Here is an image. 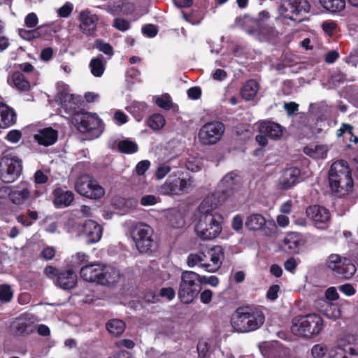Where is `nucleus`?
<instances>
[{
  "instance_id": "nucleus-9",
  "label": "nucleus",
  "mask_w": 358,
  "mask_h": 358,
  "mask_svg": "<svg viewBox=\"0 0 358 358\" xmlns=\"http://www.w3.org/2000/svg\"><path fill=\"white\" fill-rule=\"evenodd\" d=\"M326 264L334 274L340 278L348 280L357 271V268L350 259L338 254L330 255Z\"/></svg>"
},
{
  "instance_id": "nucleus-37",
  "label": "nucleus",
  "mask_w": 358,
  "mask_h": 358,
  "mask_svg": "<svg viewBox=\"0 0 358 358\" xmlns=\"http://www.w3.org/2000/svg\"><path fill=\"white\" fill-rule=\"evenodd\" d=\"M165 124L164 117L159 113L151 115L148 120V125L153 130H159Z\"/></svg>"
},
{
  "instance_id": "nucleus-58",
  "label": "nucleus",
  "mask_w": 358,
  "mask_h": 358,
  "mask_svg": "<svg viewBox=\"0 0 358 358\" xmlns=\"http://www.w3.org/2000/svg\"><path fill=\"white\" fill-rule=\"evenodd\" d=\"M171 171V167L169 165L162 164L159 166L155 171V178L158 180L164 178Z\"/></svg>"
},
{
  "instance_id": "nucleus-26",
  "label": "nucleus",
  "mask_w": 358,
  "mask_h": 358,
  "mask_svg": "<svg viewBox=\"0 0 358 358\" xmlns=\"http://www.w3.org/2000/svg\"><path fill=\"white\" fill-rule=\"evenodd\" d=\"M120 271L113 266L103 265L100 275L99 284L102 285H112L120 280Z\"/></svg>"
},
{
  "instance_id": "nucleus-14",
  "label": "nucleus",
  "mask_w": 358,
  "mask_h": 358,
  "mask_svg": "<svg viewBox=\"0 0 358 358\" xmlns=\"http://www.w3.org/2000/svg\"><path fill=\"white\" fill-rule=\"evenodd\" d=\"M201 268L208 272H215L222 264L224 258L223 249L220 245H215L206 251H201Z\"/></svg>"
},
{
  "instance_id": "nucleus-45",
  "label": "nucleus",
  "mask_w": 358,
  "mask_h": 358,
  "mask_svg": "<svg viewBox=\"0 0 358 358\" xmlns=\"http://www.w3.org/2000/svg\"><path fill=\"white\" fill-rule=\"evenodd\" d=\"M197 351L199 358H208L210 356L208 343L205 341H199L197 344Z\"/></svg>"
},
{
  "instance_id": "nucleus-19",
  "label": "nucleus",
  "mask_w": 358,
  "mask_h": 358,
  "mask_svg": "<svg viewBox=\"0 0 358 358\" xmlns=\"http://www.w3.org/2000/svg\"><path fill=\"white\" fill-rule=\"evenodd\" d=\"M79 20L80 21V27L83 32L87 35L94 34L96 30L99 21L98 15L86 10L80 12Z\"/></svg>"
},
{
  "instance_id": "nucleus-12",
  "label": "nucleus",
  "mask_w": 358,
  "mask_h": 358,
  "mask_svg": "<svg viewBox=\"0 0 358 358\" xmlns=\"http://www.w3.org/2000/svg\"><path fill=\"white\" fill-rule=\"evenodd\" d=\"M225 131L224 124L220 121H211L204 124L199 129L198 138L201 144L212 145L218 143Z\"/></svg>"
},
{
  "instance_id": "nucleus-34",
  "label": "nucleus",
  "mask_w": 358,
  "mask_h": 358,
  "mask_svg": "<svg viewBox=\"0 0 358 358\" xmlns=\"http://www.w3.org/2000/svg\"><path fill=\"white\" fill-rule=\"evenodd\" d=\"M125 322L119 319H111L106 323V329L113 336H120L124 331Z\"/></svg>"
},
{
  "instance_id": "nucleus-33",
  "label": "nucleus",
  "mask_w": 358,
  "mask_h": 358,
  "mask_svg": "<svg viewBox=\"0 0 358 358\" xmlns=\"http://www.w3.org/2000/svg\"><path fill=\"white\" fill-rule=\"evenodd\" d=\"M322 8L330 13H336L345 8V0H318Z\"/></svg>"
},
{
  "instance_id": "nucleus-54",
  "label": "nucleus",
  "mask_w": 358,
  "mask_h": 358,
  "mask_svg": "<svg viewBox=\"0 0 358 358\" xmlns=\"http://www.w3.org/2000/svg\"><path fill=\"white\" fill-rule=\"evenodd\" d=\"M150 166V162L149 160H142L139 162L135 168L136 174L138 176L144 175Z\"/></svg>"
},
{
  "instance_id": "nucleus-60",
  "label": "nucleus",
  "mask_w": 358,
  "mask_h": 358,
  "mask_svg": "<svg viewBox=\"0 0 358 358\" xmlns=\"http://www.w3.org/2000/svg\"><path fill=\"white\" fill-rule=\"evenodd\" d=\"M345 133L353 136V127L350 124L343 123L341 128L337 130L336 135L338 137H341Z\"/></svg>"
},
{
  "instance_id": "nucleus-13",
  "label": "nucleus",
  "mask_w": 358,
  "mask_h": 358,
  "mask_svg": "<svg viewBox=\"0 0 358 358\" xmlns=\"http://www.w3.org/2000/svg\"><path fill=\"white\" fill-rule=\"evenodd\" d=\"M183 175V173H180L178 176L170 175L162 185L161 191L165 194L176 195H180L187 192L192 181L189 177L186 178Z\"/></svg>"
},
{
  "instance_id": "nucleus-23",
  "label": "nucleus",
  "mask_w": 358,
  "mask_h": 358,
  "mask_svg": "<svg viewBox=\"0 0 358 358\" xmlns=\"http://www.w3.org/2000/svg\"><path fill=\"white\" fill-rule=\"evenodd\" d=\"M31 191L27 183L13 186L8 193V199L15 205H21L30 196Z\"/></svg>"
},
{
  "instance_id": "nucleus-42",
  "label": "nucleus",
  "mask_w": 358,
  "mask_h": 358,
  "mask_svg": "<svg viewBox=\"0 0 358 358\" xmlns=\"http://www.w3.org/2000/svg\"><path fill=\"white\" fill-rule=\"evenodd\" d=\"M169 221L173 228H181L185 224V220L180 213H175L169 216Z\"/></svg>"
},
{
  "instance_id": "nucleus-55",
  "label": "nucleus",
  "mask_w": 358,
  "mask_h": 358,
  "mask_svg": "<svg viewBox=\"0 0 358 358\" xmlns=\"http://www.w3.org/2000/svg\"><path fill=\"white\" fill-rule=\"evenodd\" d=\"M315 152V159H325L327 155L328 149L326 145H314Z\"/></svg>"
},
{
  "instance_id": "nucleus-47",
  "label": "nucleus",
  "mask_w": 358,
  "mask_h": 358,
  "mask_svg": "<svg viewBox=\"0 0 358 358\" xmlns=\"http://www.w3.org/2000/svg\"><path fill=\"white\" fill-rule=\"evenodd\" d=\"M16 331L20 335L29 334L33 331V326L26 322H18L16 326Z\"/></svg>"
},
{
  "instance_id": "nucleus-57",
  "label": "nucleus",
  "mask_w": 358,
  "mask_h": 358,
  "mask_svg": "<svg viewBox=\"0 0 358 358\" xmlns=\"http://www.w3.org/2000/svg\"><path fill=\"white\" fill-rule=\"evenodd\" d=\"M158 198L153 194H148L141 197L140 203L143 206H152L157 203Z\"/></svg>"
},
{
  "instance_id": "nucleus-1",
  "label": "nucleus",
  "mask_w": 358,
  "mask_h": 358,
  "mask_svg": "<svg viewBox=\"0 0 358 358\" xmlns=\"http://www.w3.org/2000/svg\"><path fill=\"white\" fill-rule=\"evenodd\" d=\"M198 209L200 215L194 226L196 235L202 240L215 238L222 229V215L213 209L209 199H203Z\"/></svg>"
},
{
  "instance_id": "nucleus-48",
  "label": "nucleus",
  "mask_w": 358,
  "mask_h": 358,
  "mask_svg": "<svg viewBox=\"0 0 358 358\" xmlns=\"http://www.w3.org/2000/svg\"><path fill=\"white\" fill-rule=\"evenodd\" d=\"M327 352V348L322 344L314 345L311 349V354L314 358H322Z\"/></svg>"
},
{
  "instance_id": "nucleus-56",
  "label": "nucleus",
  "mask_w": 358,
  "mask_h": 358,
  "mask_svg": "<svg viewBox=\"0 0 358 358\" xmlns=\"http://www.w3.org/2000/svg\"><path fill=\"white\" fill-rule=\"evenodd\" d=\"M143 299L148 303H155L159 301V296L155 291L146 292Z\"/></svg>"
},
{
  "instance_id": "nucleus-7",
  "label": "nucleus",
  "mask_w": 358,
  "mask_h": 358,
  "mask_svg": "<svg viewBox=\"0 0 358 358\" xmlns=\"http://www.w3.org/2000/svg\"><path fill=\"white\" fill-rule=\"evenodd\" d=\"M131 237L135 243L136 248L140 253H150L152 252L155 245L153 239L154 230L148 224L138 222L132 228Z\"/></svg>"
},
{
  "instance_id": "nucleus-35",
  "label": "nucleus",
  "mask_w": 358,
  "mask_h": 358,
  "mask_svg": "<svg viewBox=\"0 0 358 358\" xmlns=\"http://www.w3.org/2000/svg\"><path fill=\"white\" fill-rule=\"evenodd\" d=\"M284 243L291 252L296 253L298 252L300 246V238L297 234H287L284 239Z\"/></svg>"
},
{
  "instance_id": "nucleus-8",
  "label": "nucleus",
  "mask_w": 358,
  "mask_h": 358,
  "mask_svg": "<svg viewBox=\"0 0 358 358\" xmlns=\"http://www.w3.org/2000/svg\"><path fill=\"white\" fill-rule=\"evenodd\" d=\"M75 189L82 196L92 200L99 199L105 194L104 188L89 174L81 175L76 179Z\"/></svg>"
},
{
  "instance_id": "nucleus-11",
  "label": "nucleus",
  "mask_w": 358,
  "mask_h": 358,
  "mask_svg": "<svg viewBox=\"0 0 358 358\" xmlns=\"http://www.w3.org/2000/svg\"><path fill=\"white\" fill-rule=\"evenodd\" d=\"M310 8L308 0H289L281 5L280 14L285 19L301 22L304 19L303 15L308 13Z\"/></svg>"
},
{
  "instance_id": "nucleus-41",
  "label": "nucleus",
  "mask_w": 358,
  "mask_h": 358,
  "mask_svg": "<svg viewBox=\"0 0 358 358\" xmlns=\"http://www.w3.org/2000/svg\"><path fill=\"white\" fill-rule=\"evenodd\" d=\"M155 103L159 107L165 110H169L172 106L171 98L169 94H165L161 96L156 98Z\"/></svg>"
},
{
  "instance_id": "nucleus-3",
  "label": "nucleus",
  "mask_w": 358,
  "mask_h": 358,
  "mask_svg": "<svg viewBox=\"0 0 358 358\" xmlns=\"http://www.w3.org/2000/svg\"><path fill=\"white\" fill-rule=\"evenodd\" d=\"M328 180L331 189L340 196L351 192L354 182L348 162L343 159L334 162L329 171Z\"/></svg>"
},
{
  "instance_id": "nucleus-28",
  "label": "nucleus",
  "mask_w": 358,
  "mask_h": 358,
  "mask_svg": "<svg viewBox=\"0 0 358 358\" xmlns=\"http://www.w3.org/2000/svg\"><path fill=\"white\" fill-rule=\"evenodd\" d=\"M17 115L15 110L0 102V128H7L16 122Z\"/></svg>"
},
{
  "instance_id": "nucleus-17",
  "label": "nucleus",
  "mask_w": 358,
  "mask_h": 358,
  "mask_svg": "<svg viewBox=\"0 0 358 358\" xmlns=\"http://www.w3.org/2000/svg\"><path fill=\"white\" fill-rule=\"evenodd\" d=\"M301 180V171L298 167L284 170L278 179V185L281 189H289Z\"/></svg>"
},
{
  "instance_id": "nucleus-6",
  "label": "nucleus",
  "mask_w": 358,
  "mask_h": 358,
  "mask_svg": "<svg viewBox=\"0 0 358 358\" xmlns=\"http://www.w3.org/2000/svg\"><path fill=\"white\" fill-rule=\"evenodd\" d=\"M74 120L78 130L92 138L99 137L104 130V124L96 113L82 112L76 114Z\"/></svg>"
},
{
  "instance_id": "nucleus-38",
  "label": "nucleus",
  "mask_w": 358,
  "mask_h": 358,
  "mask_svg": "<svg viewBox=\"0 0 358 358\" xmlns=\"http://www.w3.org/2000/svg\"><path fill=\"white\" fill-rule=\"evenodd\" d=\"M94 48L103 52L110 58L114 55L113 46L109 43H106L102 39H96L94 43Z\"/></svg>"
},
{
  "instance_id": "nucleus-52",
  "label": "nucleus",
  "mask_w": 358,
  "mask_h": 358,
  "mask_svg": "<svg viewBox=\"0 0 358 358\" xmlns=\"http://www.w3.org/2000/svg\"><path fill=\"white\" fill-rule=\"evenodd\" d=\"M199 283L200 286L202 284L204 285H210L213 287H216L219 284V279L215 275H211L210 277H206L205 275L201 276L199 275Z\"/></svg>"
},
{
  "instance_id": "nucleus-36",
  "label": "nucleus",
  "mask_w": 358,
  "mask_h": 358,
  "mask_svg": "<svg viewBox=\"0 0 358 358\" xmlns=\"http://www.w3.org/2000/svg\"><path fill=\"white\" fill-rule=\"evenodd\" d=\"M118 150L124 154H134L138 150L137 143L129 139L120 141L117 143Z\"/></svg>"
},
{
  "instance_id": "nucleus-20",
  "label": "nucleus",
  "mask_w": 358,
  "mask_h": 358,
  "mask_svg": "<svg viewBox=\"0 0 358 358\" xmlns=\"http://www.w3.org/2000/svg\"><path fill=\"white\" fill-rule=\"evenodd\" d=\"M103 264H87L83 266L80 270V275L85 281L99 284Z\"/></svg>"
},
{
  "instance_id": "nucleus-25",
  "label": "nucleus",
  "mask_w": 358,
  "mask_h": 358,
  "mask_svg": "<svg viewBox=\"0 0 358 358\" xmlns=\"http://www.w3.org/2000/svg\"><path fill=\"white\" fill-rule=\"evenodd\" d=\"M259 133L264 134L269 138L273 140L279 139L282 135L281 125L270 120L262 122L259 126Z\"/></svg>"
},
{
  "instance_id": "nucleus-46",
  "label": "nucleus",
  "mask_w": 358,
  "mask_h": 358,
  "mask_svg": "<svg viewBox=\"0 0 358 358\" xmlns=\"http://www.w3.org/2000/svg\"><path fill=\"white\" fill-rule=\"evenodd\" d=\"M158 295L159 297L165 298L168 301H171L176 296V291L171 287H162L159 289Z\"/></svg>"
},
{
  "instance_id": "nucleus-15",
  "label": "nucleus",
  "mask_w": 358,
  "mask_h": 358,
  "mask_svg": "<svg viewBox=\"0 0 358 358\" xmlns=\"http://www.w3.org/2000/svg\"><path fill=\"white\" fill-rule=\"evenodd\" d=\"M57 98L61 108L66 114L73 116L74 118L76 114L83 112L79 110V107L83 102L81 96L62 91L57 94Z\"/></svg>"
},
{
  "instance_id": "nucleus-44",
  "label": "nucleus",
  "mask_w": 358,
  "mask_h": 358,
  "mask_svg": "<svg viewBox=\"0 0 358 358\" xmlns=\"http://www.w3.org/2000/svg\"><path fill=\"white\" fill-rule=\"evenodd\" d=\"M201 251H199L197 253H191L187 257V263L190 267H194L196 265H199L201 267Z\"/></svg>"
},
{
  "instance_id": "nucleus-4",
  "label": "nucleus",
  "mask_w": 358,
  "mask_h": 358,
  "mask_svg": "<svg viewBox=\"0 0 358 358\" xmlns=\"http://www.w3.org/2000/svg\"><path fill=\"white\" fill-rule=\"evenodd\" d=\"M324 329L323 318L317 313L298 315L292 320L291 332L303 338H313Z\"/></svg>"
},
{
  "instance_id": "nucleus-61",
  "label": "nucleus",
  "mask_w": 358,
  "mask_h": 358,
  "mask_svg": "<svg viewBox=\"0 0 358 358\" xmlns=\"http://www.w3.org/2000/svg\"><path fill=\"white\" fill-rule=\"evenodd\" d=\"M213 292L209 289H204L203 292H200V301L204 304H208L212 300Z\"/></svg>"
},
{
  "instance_id": "nucleus-49",
  "label": "nucleus",
  "mask_w": 358,
  "mask_h": 358,
  "mask_svg": "<svg viewBox=\"0 0 358 358\" xmlns=\"http://www.w3.org/2000/svg\"><path fill=\"white\" fill-rule=\"evenodd\" d=\"M38 23V18L35 13H29L25 16L24 24L28 28H34Z\"/></svg>"
},
{
  "instance_id": "nucleus-5",
  "label": "nucleus",
  "mask_w": 358,
  "mask_h": 358,
  "mask_svg": "<svg viewBox=\"0 0 358 358\" xmlns=\"http://www.w3.org/2000/svg\"><path fill=\"white\" fill-rule=\"evenodd\" d=\"M201 290L199 275L194 271H185L181 274L178 292V299L183 304H190L198 297Z\"/></svg>"
},
{
  "instance_id": "nucleus-51",
  "label": "nucleus",
  "mask_w": 358,
  "mask_h": 358,
  "mask_svg": "<svg viewBox=\"0 0 358 358\" xmlns=\"http://www.w3.org/2000/svg\"><path fill=\"white\" fill-rule=\"evenodd\" d=\"M44 274L57 283V279L60 274V271L52 266H48L44 269Z\"/></svg>"
},
{
  "instance_id": "nucleus-18",
  "label": "nucleus",
  "mask_w": 358,
  "mask_h": 358,
  "mask_svg": "<svg viewBox=\"0 0 358 358\" xmlns=\"http://www.w3.org/2000/svg\"><path fill=\"white\" fill-rule=\"evenodd\" d=\"M80 232L87 238L89 243H95L101 239L103 229L94 220H87L82 224Z\"/></svg>"
},
{
  "instance_id": "nucleus-62",
  "label": "nucleus",
  "mask_w": 358,
  "mask_h": 358,
  "mask_svg": "<svg viewBox=\"0 0 358 358\" xmlns=\"http://www.w3.org/2000/svg\"><path fill=\"white\" fill-rule=\"evenodd\" d=\"M73 10V5L70 3H66L58 10V15L62 17H67Z\"/></svg>"
},
{
  "instance_id": "nucleus-30",
  "label": "nucleus",
  "mask_w": 358,
  "mask_h": 358,
  "mask_svg": "<svg viewBox=\"0 0 358 358\" xmlns=\"http://www.w3.org/2000/svg\"><path fill=\"white\" fill-rule=\"evenodd\" d=\"M8 82L10 85L13 86L20 91H28L30 89V83L29 80L25 78L24 74L20 71H15L12 73L10 77L8 78Z\"/></svg>"
},
{
  "instance_id": "nucleus-50",
  "label": "nucleus",
  "mask_w": 358,
  "mask_h": 358,
  "mask_svg": "<svg viewBox=\"0 0 358 358\" xmlns=\"http://www.w3.org/2000/svg\"><path fill=\"white\" fill-rule=\"evenodd\" d=\"M337 27V24L333 20L324 21L322 24V28L325 34L331 36Z\"/></svg>"
},
{
  "instance_id": "nucleus-63",
  "label": "nucleus",
  "mask_w": 358,
  "mask_h": 358,
  "mask_svg": "<svg viewBox=\"0 0 358 358\" xmlns=\"http://www.w3.org/2000/svg\"><path fill=\"white\" fill-rule=\"evenodd\" d=\"M338 289L340 292H341L343 294L348 296H352L356 293V289H355V287L351 284L349 283H346L339 286Z\"/></svg>"
},
{
  "instance_id": "nucleus-64",
  "label": "nucleus",
  "mask_w": 358,
  "mask_h": 358,
  "mask_svg": "<svg viewBox=\"0 0 358 358\" xmlns=\"http://www.w3.org/2000/svg\"><path fill=\"white\" fill-rule=\"evenodd\" d=\"M345 61L346 63L356 66L358 64V49L351 52L350 55L345 57Z\"/></svg>"
},
{
  "instance_id": "nucleus-21",
  "label": "nucleus",
  "mask_w": 358,
  "mask_h": 358,
  "mask_svg": "<svg viewBox=\"0 0 358 358\" xmlns=\"http://www.w3.org/2000/svg\"><path fill=\"white\" fill-rule=\"evenodd\" d=\"M34 138L39 145L48 147L57 142L58 131L52 127L43 128L34 134Z\"/></svg>"
},
{
  "instance_id": "nucleus-24",
  "label": "nucleus",
  "mask_w": 358,
  "mask_h": 358,
  "mask_svg": "<svg viewBox=\"0 0 358 358\" xmlns=\"http://www.w3.org/2000/svg\"><path fill=\"white\" fill-rule=\"evenodd\" d=\"M78 277L73 269L60 270L56 285L65 290H70L76 287Z\"/></svg>"
},
{
  "instance_id": "nucleus-16",
  "label": "nucleus",
  "mask_w": 358,
  "mask_h": 358,
  "mask_svg": "<svg viewBox=\"0 0 358 358\" xmlns=\"http://www.w3.org/2000/svg\"><path fill=\"white\" fill-rule=\"evenodd\" d=\"M306 214L318 228H324L330 222L329 210L320 205L309 206L306 210Z\"/></svg>"
},
{
  "instance_id": "nucleus-27",
  "label": "nucleus",
  "mask_w": 358,
  "mask_h": 358,
  "mask_svg": "<svg viewBox=\"0 0 358 358\" xmlns=\"http://www.w3.org/2000/svg\"><path fill=\"white\" fill-rule=\"evenodd\" d=\"M53 203L56 207L69 206L74 199V194L71 191L64 190L57 187L53 191Z\"/></svg>"
},
{
  "instance_id": "nucleus-43",
  "label": "nucleus",
  "mask_w": 358,
  "mask_h": 358,
  "mask_svg": "<svg viewBox=\"0 0 358 358\" xmlns=\"http://www.w3.org/2000/svg\"><path fill=\"white\" fill-rule=\"evenodd\" d=\"M113 26L120 31H126L130 29L129 22L124 18L116 17L113 20Z\"/></svg>"
},
{
  "instance_id": "nucleus-59",
  "label": "nucleus",
  "mask_w": 358,
  "mask_h": 358,
  "mask_svg": "<svg viewBox=\"0 0 358 358\" xmlns=\"http://www.w3.org/2000/svg\"><path fill=\"white\" fill-rule=\"evenodd\" d=\"M280 289V287L278 285H271L266 292V298L271 301H275L278 297Z\"/></svg>"
},
{
  "instance_id": "nucleus-40",
  "label": "nucleus",
  "mask_w": 358,
  "mask_h": 358,
  "mask_svg": "<svg viewBox=\"0 0 358 358\" xmlns=\"http://www.w3.org/2000/svg\"><path fill=\"white\" fill-rule=\"evenodd\" d=\"M42 28H36L32 30H27L20 28L17 29L18 35L24 40L30 41L38 38V32L41 31Z\"/></svg>"
},
{
  "instance_id": "nucleus-39",
  "label": "nucleus",
  "mask_w": 358,
  "mask_h": 358,
  "mask_svg": "<svg viewBox=\"0 0 358 358\" xmlns=\"http://www.w3.org/2000/svg\"><path fill=\"white\" fill-rule=\"evenodd\" d=\"M13 297V291L7 284L0 285V306L10 302Z\"/></svg>"
},
{
  "instance_id": "nucleus-10",
  "label": "nucleus",
  "mask_w": 358,
  "mask_h": 358,
  "mask_svg": "<svg viewBox=\"0 0 358 358\" xmlns=\"http://www.w3.org/2000/svg\"><path fill=\"white\" fill-rule=\"evenodd\" d=\"M22 162L17 156L11 154L1 157L0 161V178L4 183H11L22 173Z\"/></svg>"
},
{
  "instance_id": "nucleus-29",
  "label": "nucleus",
  "mask_w": 358,
  "mask_h": 358,
  "mask_svg": "<svg viewBox=\"0 0 358 358\" xmlns=\"http://www.w3.org/2000/svg\"><path fill=\"white\" fill-rule=\"evenodd\" d=\"M266 224V219L259 213H253L247 217L245 225L250 231H259L264 229Z\"/></svg>"
},
{
  "instance_id": "nucleus-2",
  "label": "nucleus",
  "mask_w": 358,
  "mask_h": 358,
  "mask_svg": "<svg viewBox=\"0 0 358 358\" xmlns=\"http://www.w3.org/2000/svg\"><path fill=\"white\" fill-rule=\"evenodd\" d=\"M265 322L263 311L255 306L238 307L231 317V324L237 332L247 333L259 329Z\"/></svg>"
},
{
  "instance_id": "nucleus-22",
  "label": "nucleus",
  "mask_w": 358,
  "mask_h": 358,
  "mask_svg": "<svg viewBox=\"0 0 358 358\" xmlns=\"http://www.w3.org/2000/svg\"><path fill=\"white\" fill-rule=\"evenodd\" d=\"M239 24L250 35L257 36L263 33L262 28V22L260 19L252 17L250 15H245L240 19Z\"/></svg>"
},
{
  "instance_id": "nucleus-32",
  "label": "nucleus",
  "mask_w": 358,
  "mask_h": 358,
  "mask_svg": "<svg viewBox=\"0 0 358 358\" xmlns=\"http://www.w3.org/2000/svg\"><path fill=\"white\" fill-rule=\"evenodd\" d=\"M258 90V83L254 79H250L248 80L242 87L241 90V95L243 99L246 101H250L255 98Z\"/></svg>"
},
{
  "instance_id": "nucleus-31",
  "label": "nucleus",
  "mask_w": 358,
  "mask_h": 358,
  "mask_svg": "<svg viewBox=\"0 0 358 358\" xmlns=\"http://www.w3.org/2000/svg\"><path fill=\"white\" fill-rule=\"evenodd\" d=\"M106 61L102 55H99L96 57H93L90 62L89 67L91 73L94 77H101L106 69Z\"/></svg>"
},
{
  "instance_id": "nucleus-53",
  "label": "nucleus",
  "mask_w": 358,
  "mask_h": 358,
  "mask_svg": "<svg viewBox=\"0 0 358 358\" xmlns=\"http://www.w3.org/2000/svg\"><path fill=\"white\" fill-rule=\"evenodd\" d=\"M142 33L150 38L155 37L157 33L158 29L155 24H147L142 27Z\"/></svg>"
}]
</instances>
